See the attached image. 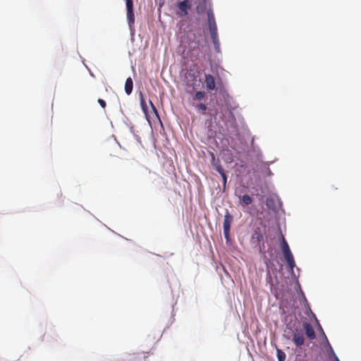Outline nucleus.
Instances as JSON below:
<instances>
[{
    "mask_svg": "<svg viewBox=\"0 0 361 361\" xmlns=\"http://www.w3.org/2000/svg\"><path fill=\"white\" fill-rule=\"evenodd\" d=\"M192 4L190 0H179L175 6V14L178 18H185L188 16Z\"/></svg>",
    "mask_w": 361,
    "mask_h": 361,
    "instance_id": "1",
    "label": "nucleus"
},
{
    "mask_svg": "<svg viewBox=\"0 0 361 361\" xmlns=\"http://www.w3.org/2000/svg\"><path fill=\"white\" fill-rule=\"evenodd\" d=\"M207 20H208V25H209V29L211 37L212 39L214 44L215 45L218 44L219 40H218L217 26H216V21H215L214 16L213 13V11L212 8H209L207 11Z\"/></svg>",
    "mask_w": 361,
    "mask_h": 361,
    "instance_id": "2",
    "label": "nucleus"
},
{
    "mask_svg": "<svg viewBox=\"0 0 361 361\" xmlns=\"http://www.w3.org/2000/svg\"><path fill=\"white\" fill-rule=\"evenodd\" d=\"M233 220V216L230 214V212L228 210H226L224 215V219L223 223L224 235L226 240H229L230 229Z\"/></svg>",
    "mask_w": 361,
    "mask_h": 361,
    "instance_id": "3",
    "label": "nucleus"
},
{
    "mask_svg": "<svg viewBox=\"0 0 361 361\" xmlns=\"http://www.w3.org/2000/svg\"><path fill=\"white\" fill-rule=\"evenodd\" d=\"M126 9H127V19L130 26L135 23V16L133 11V1L126 0Z\"/></svg>",
    "mask_w": 361,
    "mask_h": 361,
    "instance_id": "4",
    "label": "nucleus"
},
{
    "mask_svg": "<svg viewBox=\"0 0 361 361\" xmlns=\"http://www.w3.org/2000/svg\"><path fill=\"white\" fill-rule=\"evenodd\" d=\"M293 341L296 346H301L304 344L305 338L302 330L295 329L293 331Z\"/></svg>",
    "mask_w": 361,
    "mask_h": 361,
    "instance_id": "5",
    "label": "nucleus"
},
{
    "mask_svg": "<svg viewBox=\"0 0 361 361\" xmlns=\"http://www.w3.org/2000/svg\"><path fill=\"white\" fill-rule=\"evenodd\" d=\"M204 82L206 87L209 91H212L216 89V82L214 77L211 74L204 75Z\"/></svg>",
    "mask_w": 361,
    "mask_h": 361,
    "instance_id": "6",
    "label": "nucleus"
},
{
    "mask_svg": "<svg viewBox=\"0 0 361 361\" xmlns=\"http://www.w3.org/2000/svg\"><path fill=\"white\" fill-rule=\"evenodd\" d=\"M302 325H303V328H304V330L305 331V334H306L307 336L310 340L314 339L316 336H315L314 330L313 327L312 326V325L307 322H303Z\"/></svg>",
    "mask_w": 361,
    "mask_h": 361,
    "instance_id": "7",
    "label": "nucleus"
},
{
    "mask_svg": "<svg viewBox=\"0 0 361 361\" xmlns=\"http://www.w3.org/2000/svg\"><path fill=\"white\" fill-rule=\"evenodd\" d=\"M211 6V4L208 0H201V2L196 6V11L198 14L203 13L207 9Z\"/></svg>",
    "mask_w": 361,
    "mask_h": 361,
    "instance_id": "8",
    "label": "nucleus"
},
{
    "mask_svg": "<svg viewBox=\"0 0 361 361\" xmlns=\"http://www.w3.org/2000/svg\"><path fill=\"white\" fill-rule=\"evenodd\" d=\"M133 88V79L129 77L126 79V83H125V92L126 93L129 95L132 93Z\"/></svg>",
    "mask_w": 361,
    "mask_h": 361,
    "instance_id": "9",
    "label": "nucleus"
},
{
    "mask_svg": "<svg viewBox=\"0 0 361 361\" xmlns=\"http://www.w3.org/2000/svg\"><path fill=\"white\" fill-rule=\"evenodd\" d=\"M239 198L246 205L250 204L252 202V197L248 195H244L243 196H239Z\"/></svg>",
    "mask_w": 361,
    "mask_h": 361,
    "instance_id": "10",
    "label": "nucleus"
},
{
    "mask_svg": "<svg viewBox=\"0 0 361 361\" xmlns=\"http://www.w3.org/2000/svg\"><path fill=\"white\" fill-rule=\"evenodd\" d=\"M276 355H277L279 361H284L286 360V355L285 353L283 350H281V349L276 350Z\"/></svg>",
    "mask_w": 361,
    "mask_h": 361,
    "instance_id": "11",
    "label": "nucleus"
},
{
    "mask_svg": "<svg viewBox=\"0 0 361 361\" xmlns=\"http://www.w3.org/2000/svg\"><path fill=\"white\" fill-rule=\"evenodd\" d=\"M206 93L202 91H198L195 93L194 99L196 100H202L205 98Z\"/></svg>",
    "mask_w": 361,
    "mask_h": 361,
    "instance_id": "12",
    "label": "nucleus"
},
{
    "mask_svg": "<svg viewBox=\"0 0 361 361\" xmlns=\"http://www.w3.org/2000/svg\"><path fill=\"white\" fill-rule=\"evenodd\" d=\"M286 261L287 262V264H288L289 269L291 271H293V268L295 266V260H294L293 256L286 259Z\"/></svg>",
    "mask_w": 361,
    "mask_h": 361,
    "instance_id": "13",
    "label": "nucleus"
},
{
    "mask_svg": "<svg viewBox=\"0 0 361 361\" xmlns=\"http://www.w3.org/2000/svg\"><path fill=\"white\" fill-rule=\"evenodd\" d=\"M215 169L221 174H223L225 173L224 169L221 166L219 161H218L216 163L214 164Z\"/></svg>",
    "mask_w": 361,
    "mask_h": 361,
    "instance_id": "14",
    "label": "nucleus"
},
{
    "mask_svg": "<svg viewBox=\"0 0 361 361\" xmlns=\"http://www.w3.org/2000/svg\"><path fill=\"white\" fill-rule=\"evenodd\" d=\"M281 250H282V252H283L285 250H290L288 243L286 242V239L283 236H282V240H281Z\"/></svg>",
    "mask_w": 361,
    "mask_h": 361,
    "instance_id": "15",
    "label": "nucleus"
},
{
    "mask_svg": "<svg viewBox=\"0 0 361 361\" xmlns=\"http://www.w3.org/2000/svg\"><path fill=\"white\" fill-rule=\"evenodd\" d=\"M195 108L197 109V110H201V111H206L207 107L206 106V104H202V103H200L197 105L195 106Z\"/></svg>",
    "mask_w": 361,
    "mask_h": 361,
    "instance_id": "16",
    "label": "nucleus"
},
{
    "mask_svg": "<svg viewBox=\"0 0 361 361\" xmlns=\"http://www.w3.org/2000/svg\"><path fill=\"white\" fill-rule=\"evenodd\" d=\"M283 257L285 258V259L289 258V257H293V255H292V252L290 251V250H285L283 252Z\"/></svg>",
    "mask_w": 361,
    "mask_h": 361,
    "instance_id": "17",
    "label": "nucleus"
},
{
    "mask_svg": "<svg viewBox=\"0 0 361 361\" xmlns=\"http://www.w3.org/2000/svg\"><path fill=\"white\" fill-rule=\"evenodd\" d=\"M283 257L285 258V259L289 258V257H293V255H292V252L290 251V250H285L283 252Z\"/></svg>",
    "mask_w": 361,
    "mask_h": 361,
    "instance_id": "18",
    "label": "nucleus"
},
{
    "mask_svg": "<svg viewBox=\"0 0 361 361\" xmlns=\"http://www.w3.org/2000/svg\"><path fill=\"white\" fill-rule=\"evenodd\" d=\"M98 103L103 109H105L106 104L104 100H103L102 99H99Z\"/></svg>",
    "mask_w": 361,
    "mask_h": 361,
    "instance_id": "19",
    "label": "nucleus"
},
{
    "mask_svg": "<svg viewBox=\"0 0 361 361\" xmlns=\"http://www.w3.org/2000/svg\"><path fill=\"white\" fill-rule=\"evenodd\" d=\"M221 176L222 177L224 187L225 188L226 185V181H227V176L225 173L223 174H221Z\"/></svg>",
    "mask_w": 361,
    "mask_h": 361,
    "instance_id": "20",
    "label": "nucleus"
},
{
    "mask_svg": "<svg viewBox=\"0 0 361 361\" xmlns=\"http://www.w3.org/2000/svg\"><path fill=\"white\" fill-rule=\"evenodd\" d=\"M150 103H151L153 111H154V113L157 114L158 112H157L156 107L154 106V104L152 102H150Z\"/></svg>",
    "mask_w": 361,
    "mask_h": 361,
    "instance_id": "21",
    "label": "nucleus"
},
{
    "mask_svg": "<svg viewBox=\"0 0 361 361\" xmlns=\"http://www.w3.org/2000/svg\"><path fill=\"white\" fill-rule=\"evenodd\" d=\"M260 238H262V235L261 234H258L257 239L259 240Z\"/></svg>",
    "mask_w": 361,
    "mask_h": 361,
    "instance_id": "22",
    "label": "nucleus"
},
{
    "mask_svg": "<svg viewBox=\"0 0 361 361\" xmlns=\"http://www.w3.org/2000/svg\"><path fill=\"white\" fill-rule=\"evenodd\" d=\"M141 104H142V105L143 106V104H144V101H143V99H142V101H141Z\"/></svg>",
    "mask_w": 361,
    "mask_h": 361,
    "instance_id": "23",
    "label": "nucleus"
},
{
    "mask_svg": "<svg viewBox=\"0 0 361 361\" xmlns=\"http://www.w3.org/2000/svg\"><path fill=\"white\" fill-rule=\"evenodd\" d=\"M336 361H340L338 357L336 358Z\"/></svg>",
    "mask_w": 361,
    "mask_h": 361,
    "instance_id": "24",
    "label": "nucleus"
}]
</instances>
